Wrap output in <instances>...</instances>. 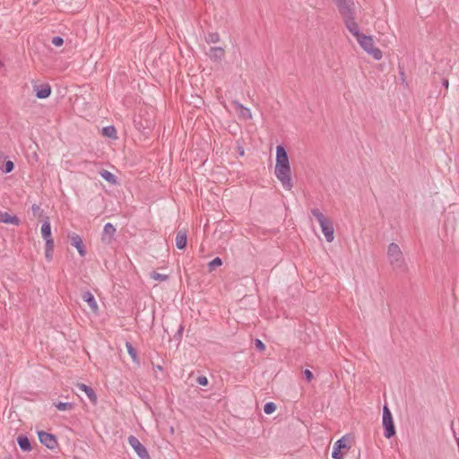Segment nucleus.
Here are the masks:
<instances>
[{
	"mask_svg": "<svg viewBox=\"0 0 459 459\" xmlns=\"http://www.w3.org/2000/svg\"><path fill=\"white\" fill-rule=\"evenodd\" d=\"M357 41L363 50L372 56L375 60L379 61L382 58V51L379 48H375L374 39L371 36L363 34L357 39Z\"/></svg>",
	"mask_w": 459,
	"mask_h": 459,
	"instance_id": "4",
	"label": "nucleus"
},
{
	"mask_svg": "<svg viewBox=\"0 0 459 459\" xmlns=\"http://www.w3.org/2000/svg\"><path fill=\"white\" fill-rule=\"evenodd\" d=\"M303 374L307 382H311L314 378L313 373L309 369H305Z\"/></svg>",
	"mask_w": 459,
	"mask_h": 459,
	"instance_id": "36",
	"label": "nucleus"
},
{
	"mask_svg": "<svg viewBox=\"0 0 459 459\" xmlns=\"http://www.w3.org/2000/svg\"><path fill=\"white\" fill-rule=\"evenodd\" d=\"M342 19L355 15L356 7L353 0H333Z\"/></svg>",
	"mask_w": 459,
	"mask_h": 459,
	"instance_id": "6",
	"label": "nucleus"
},
{
	"mask_svg": "<svg viewBox=\"0 0 459 459\" xmlns=\"http://www.w3.org/2000/svg\"><path fill=\"white\" fill-rule=\"evenodd\" d=\"M442 85L447 89L448 88V85H449V82H448V80L447 79H443L442 80Z\"/></svg>",
	"mask_w": 459,
	"mask_h": 459,
	"instance_id": "39",
	"label": "nucleus"
},
{
	"mask_svg": "<svg viewBox=\"0 0 459 459\" xmlns=\"http://www.w3.org/2000/svg\"><path fill=\"white\" fill-rule=\"evenodd\" d=\"M196 383L199 384L200 385H208V379L206 377L204 376H199L197 378H196Z\"/></svg>",
	"mask_w": 459,
	"mask_h": 459,
	"instance_id": "35",
	"label": "nucleus"
},
{
	"mask_svg": "<svg viewBox=\"0 0 459 459\" xmlns=\"http://www.w3.org/2000/svg\"><path fill=\"white\" fill-rule=\"evenodd\" d=\"M234 103L237 105V107H238L241 109L240 113L244 118L250 119L252 117V114L249 108L244 107L242 104L237 101H235Z\"/></svg>",
	"mask_w": 459,
	"mask_h": 459,
	"instance_id": "26",
	"label": "nucleus"
},
{
	"mask_svg": "<svg viewBox=\"0 0 459 459\" xmlns=\"http://www.w3.org/2000/svg\"><path fill=\"white\" fill-rule=\"evenodd\" d=\"M222 264V260L220 257L213 258L211 262L208 264L209 271H213L216 267H219Z\"/></svg>",
	"mask_w": 459,
	"mask_h": 459,
	"instance_id": "27",
	"label": "nucleus"
},
{
	"mask_svg": "<svg viewBox=\"0 0 459 459\" xmlns=\"http://www.w3.org/2000/svg\"><path fill=\"white\" fill-rule=\"evenodd\" d=\"M0 222L18 226L21 223V221L16 215H11L4 212H0Z\"/></svg>",
	"mask_w": 459,
	"mask_h": 459,
	"instance_id": "13",
	"label": "nucleus"
},
{
	"mask_svg": "<svg viewBox=\"0 0 459 459\" xmlns=\"http://www.w3.org/2000/svg\"><path fill=\"white\" fill-rule=\"evenodd\" d=\"M17 443L22 451L30 452L32 447L27 436L21 435L17 437Z\"/></svg>",
	"mask_w": 459,
	"mask_h": 459,
	"instance_id": "19",
	"label": "nucleus"
},
{
	"mask_svg": "<svg viewBox=\"0 0 459 459\" xmlns=\"http://www.w3.org/2000/svg\"><path fill=\"white\" fill-rule=\"evenodd\" d=\"M205 41L208 44L217 43L220 41V35L218 32H209L205 37Z\"/></svg>",
	"mask_w": 459,
	"mask_h": 459,
	"instance_id": "25",
	"label": "nucleus"
},
{
	"mask_svg": "<svg viewBox=\"0 0 459 459\" xmlns=\"http://www.w3.org/2000/svg\"><path fill=\"white\" fill-rule=\"evenodd\" d=\"M183 329H184V328H183V326H182V325H180L175 336H176V337H177V336H179V337H180V336H181V334H182Z\"/></svg>",
	"mask_w": 459,
	"mask_h": 459,
	"instance_id": "40",
	"label": "nucleus"
},
{
	"mask_svg": "<svg viewBox=\"0 0 459 459\" xmlns=\"http://www.w3.org/2000/svg\"><path fill=\"white\" fill-rule=\"evenodd\" d=\"M41 236L43 239L52 238L51 236V224L49 221V218L46 217V220L43 221L41 225Z\"/></svg>",
	"mask_w": 459,
	"mask_h": 459,
	"instance_id": "20",
	"label": "nucleus"
},
{
	"mask_svg": "<svg viewBox=\"0 0 459 459\" xmlns=\"http://www.w3.org/2000/svg\"><path fill=\"white\" fill-rule=\"evenodd\" d=\"M13 169H14V163L12 160H7L4 162V164L2 168V170L4 173H10L13 170Z\"/></svg>",
	"mask_w": 459,
	"mask_h": 459,
	"instance_id": "31",
	"label": "nucleus"
},
{
	"mask_svg": "<svg viewBox=\"0 0 459 459\" xmlns=\"http://www.w3.org/2000/svg\"><path fill=\"white\" fill-rule=\"evenodd\" d=\"M52 44L56 47H60L64 44V39L60 36H56L52 39Z\"/></svg>",
	"mask_w": 459,
	"mask_h": 459,
	"instance_id": "34",
	"label": "nucleus"
},
{
	"mask_svg": "<svg viewBox=\"0 0 459 459\" xmlns=\"http://www.w3.org/2000/svg\"><path fill=\"white\" fill-rule=\"evenodd\" d=\"M387 258L394 269L403 270L405 262L403 252L396 243H391L387 248Z\"/></svg>",
	"mask_w": 459,
	"mask_h": 459,
	"instance_id": "3",
	"label": "nucleus"
},
{
	"mask_svg": "<svg viewBox=\"0 0 459 459\" xmlns=\"http://www.w3.org/2000/svg\"><path fill=\"white\" fill-rule=\"evenodd\" d=\"M126 348L127 353L131 357L132 360L134 362H138V353H137L136 350L134 348V346L132 345V343L127 342L126 343Z\"/></svg>",
	"mask_w": 459,
	"mask_h": 459,
	"instance_id": "23",
	"label": "nucleus"
},
{
	"mask_svg": "<svg viewBox=\"0 0 459 459\" xmlns=\"http://www.w3.org/2000/svg\"><path fill=\"white\" fill-rule=\"evenodd\" d=\"M187 236L185 230H179L176 236V247L178 249H184L186 247Z\"/></svg>",
	"mask_w": 459,
	"mask_h": 459,
	"instance_id": "18",
	"label": "nucleus"
},
{
	"mask_svg": "<svg viewBox=\"0 0 459 459\" xmlns=\"http://www.w3.org/2000/svg\"><path fill=\"white\" fill-rule=\"evenodd\" d=\"M347 442H346V439L344 437H342L340 439H338L334 444H333V451H332V457L333 459H342L343 458V454L342 453V449H344V448H347Z\"/></svg>",
	"mask_w": 459,
	"mask_h": 459,
	"instance_id": "10",
	"label": "nucleus"
},
{
	"mask_svg": "<svg viewBox=\"0 0 459 459\" xmlns=\"http://www.w3.org/2000/svg\"><path fill=\"white\" fill-rule=\"evenodd\" d=\"M76 386L79 390L83 391L86 394L87 397L90 399V401L91 403H97V395H96L94 390L91 386H89L85 384H82V383L77 384Z\"/></svg>",
	"mask_w": 459,
	"mask_h": 459,
	"instance_id": "15",
	"label": "nucleus"
},
{
	"mask_svg": "<svg viewBox=\"0 0 459 459\" xmlns=\"http://www.w3.org/2000/svg\"><path fill=\"white\" fill-rule=\"evenodd\" d=\"M102 133L105 136L111 138V139H117V129L113 126H108L103 127Z\"/></svg>",
	"mask_w": 459,
	"mask_h": 459,
	"instance_id": "22",
	"label": "nucleus"
},
{
	"mask_svg": "<svg viewBox=\"0 0 459 459\" xmlns=\"http://www.w3.org/2000/svg\"><path fill=\"white\" fill-rule=\"evenodd\" d=\"M347 30L352 34L356 39L361 37L363 34L360 32L359 26L355 21V15L342 19Z\"/></svg>",
	"mask_w": 459,
	"mask_h": 459,
	"instance_id": "9",
	"label": "nucleus"
},
{
	"mask_svg": "<svg viewBox=\"0 0 459 459\" xmlns=\"http://www.w3.org/2000/svg\"><path fill=\"white\" fill-rule=\"evenodd\" d=\"M55 407L61 411H70L74 408L73 403H65V402H58L54 403Z\"/></svg>",
	"mask_w": 459,
	"mask_h": 459,
	"instance_id": "24",
	"label": "nucleus"
},
{
	"mask_svg": "<svg viewBox=\"0 0 459 459\" xmlns=\"http://www.w3.org/2000/svg\"><path fill=\"white\" fill-rule=\"evenodd\" d=\"M134 124L139 130H141V129L144 130L146 128L149 129L153 126V122L152 120H147L145 125H143L141 121L138 122L136 119H134Z\"/></svg>",
	"mask_w": 459,
	"mask_h": 459,
	"instance_id": "29",
	"label": "nucleus"
},
{
	"mask_svg": "<svg viewBox=\"0 0 459 459\" xmlns=\"http://www.w3.org/2000/svg\"><path fill=\"white\" fill-rule=\"evenodd\" d=\"M100 175L111 185H117L118 183L117 178L108 170L102 169L100 171Z\"/></svg>",
	"mask_w": 459,
	"mask_h": 459,
	"instance_id": "21",
	"label": "nucleus"
},
{
	"mask_svg": "<svg viewBox=\"0 0 459 459\" xmlns=\"http://www.w3.org/2000/svg\"><path fill=\"white\" fill-rule=\"evenodd\" d=\"M45 249H48V251H53L54 250V239L53 238H45Z\"/></svg>",
	"mask_w": 459,
	"mask_h": 459,
	"instance_id": "33",
	"label": "nucleus"
},
{
	"mask_svg": "<svg viewBox=\"0 0 459 459\" xmlns=\"http://www.w3.org/2000/svg\"><path fill=\"white\" fill-rule=\"evenodd\" d=\"M240 155L244 154V151H239Z\"/></svg>",
	"mask_w": 459,
	"mask_h": 459,
	"instance_id": "42",
	"label": "nucleus"
},
{
	"mask_svg": "<svg viewBox=\"0 0 459 459\" xmlns=\"http://www.w3.org/2000/svg\"><path fill=\"white\" fill-rule=\"evenodd\" d=\"M383 427L384 436L386 438H391L395 435V427L393 420V415L387 405L383 408Z\"/></svg>",
	"mask_w": 459,
	"mask_h": 459,
	"instance_id": "5",
	"label": "nucleus"
},
{
	"mask_svg": "<svg viewBox=\"0 0 459 459\" xmlns=\"http://www.w3.org/2000/svg\"><path fill=\"white\" fill-rule=\"evenodd\" d=\"M157 369L161 370V369H162V368H161L160 366H158V367H157Z\"/></svg>",
	"mask_w": 459,
	"mask_h": 459,
	"instance_id": "43",
	"label": "nucleus"
},
{
	"mask_svg": "<svg viewBox=\"0 0 459 459\" xmlns=\"http://www.w3.org/2000/svg\"><path fill=\"white\" fill-rule=\"evenodd\" d=\"M38 437L39 442L48 449H54L56 447L57 439L55 435L42 430L38 432Z\"/></svg>",
	"mask_w": 459,
	"mask_h": 459,
	"instance_id": "8",
	"label": "nucleus"
},
{
	"mask_svg": "<svg viewBox=\"0 0 459 459\" xmlns=\"http://www.w3.org/2000/svg\"><path fill=\"white\" fill-rule=\"evenodd\" d=\"M240 155L244 154V151H239Z\"/></svg>",
	"mask_w": 459,
	"mask_h": 459,
	"instance_id": "41",
	"label": "nucleus"
},
{
	"mask_svg": "<svg viewBox=\"0 0 459 459\" xmlns=\"http://www.w3.org/2000/svg\"><path fill=\"white\" fill-rule=\"evenodd\" d=\"M276 410V404L273 402H268L264 406V411L265 414H272Z\"/></svg>",
	"mask_w": 459,
	"mask_h": 459,
	"instance_id": "28",
	"label": "nucleus"
},
{
	"mask_svg": "<svg viewBox=\"0 0 459 459\" xmlns=\"http://www.w3.org/2000/svg\"><path fill=\"white\" fill-rule=\"evenodd\" d=\"M274 175L281 183L282 187L285 190H291L293 187V182L291 179L290 165L288 153L282 145H278L276 147V163Z\"/></svg>",
	"mask_w": 459,
	"mask_h": 459,
	"instance_id": "1",
	"label": "nucleus"
},
{
	"mask_svg": "<svg viewBox=\"0 0 459 459\" xmlns=\"http://www.w3.org/2000/svg\"><path fill=\"white\" fill-rule=\"evenodd\" d=\"M255 345L258 351H264L265 349L264 343L260 339H255Z\"/></svg>",
	"mask_w": 459,
	"mask_h": 459,
	"instance_id": "37",
	"label": "nucleus"
},
{
	"mask_svg": "<svg viewBox=\"0 0 459 459\" xmlns=\"http://www.w3.org/2000/svg\"><path fill=\"white\" fill-rule=\"evenodd\" d=\"M70 242H71V245L77 249L79 255L82 257L85 256V255H86V247H85V246L83 244V241H82V238L78 234L74 233L70 237Z\"/></svg>",
	"mask_w": 459,
	"mask_h": 459,
	"instance_id": "11",
	"label": "nucleus"
},
{
	"mask_svg": "<svg viewBox=\"0 0 459 459\" xmlns=\"http://www.w3.org/2000/svg\"><path fill=\"white\" fill-rule=\"evenodd\" d=\"M127 441L130 446L134 450V452L141 459H151L146 447L136 437L131 435L128 437Z\"/></svg>",
	"mask_w": 459,
	"mask_h": 459,
	"instance_id": "7",
	"label": "nucleus"
},
{
	"mask_svg": "<svg viewBox=\"0 0 459 459\" xmlns=\"http://www.w3.org/2000/svg\"><path fill=\"white\" fill-rule=\"evenodd\" d=\"M52 254H53V251L48 252V249H45V256L48 261L52 260Z\"/></svg>",
	"mask_w": 459,
	"mask_h": 459,
	"instance_id": "38",
	"label": "nucleus"
},
{
	"mask_svg": "<svg viewBox=\"0 0 459 459\" xmlns=\"http://www.w3.org/2000/svg\"><path fill=\"white\" fill-rule=\"evenodd\" d=\"M225 56V51L221 47H212L210 48L209 56L213 61H221Z\"/></svg>",
	"mask_w": 459,
	"mask_h": 459,
	"instance_id": "17",
	"label": "nucleus"
},
{
	"mask_svg": "<svg viewBox=\"0 0 459 459\" xmlns=\"http://www.w3.org/2000/svg\"><path fill=\"white\" fill-rule=\"evenodd\" d=\"M35 91H36V97L38 99L43 100V99L48 98L50 96L52 91H51L50 85L46 83V84H41L39 86H36Z\"/></svg>",
	"mask_w": 459,
	"mask_h": 459,
	"instance_id": "12",
	"label": "nucleus"
},
{
	"mask_svg": "<svg viewBox=\"0 0 459 459\" xmlns=\"http://www.w3.org/2000/svg\"><path fill=\"white\" fill-rule=\"evenodd\" d=\"M116 233V228L114 225L110 222H108L104 225L103 232H102V241H107L109 243L110 240L113 238L114 235Z\"/></svg>",
	"mask_w": 459,
	"mask_h": 459,
	"instance_id": "14",
	"label": "nucleus"
},
{
	"mask_svg": "<svg viewBox=\"0 0 459 459\" xmlns=\"http://www.w3.org/2000/svg\"><path fill=\"white\" fill-rule=\"evenodd\" d=\"M31 211L35 216L41 217L43 215V210L39 204H32Z\"/></svg>",
	"mask_w": 459,
	"mask_h": 459,
	"instance_id": "32",
	"label": "nucleus"
},
{
	"mask_svg": "<svg viewBox=\"0 0 459 459\" xmlns=\"http://www.w3.org/2000/svg\"><path fill=\"white\" fill-rule=\"evenodd\" d=\"M152 279L159 281H165L169 279V276L167 274H162L157 272H153L152 273Z\"/></svg>",
	"mask_w": 459,
	"mask_h": 459,
	"instance_id": "30",
	"label": "nucleus"
},
{
	"mask_svg": "<svg viewBox=\"0 0 459 459\" xmlns=\"http://www.w3.org/2000/svg\"><path fill=\"white\" fill-rule=\"evenodd\" d=\"M310 212L319 223L326 241L333 242L334 239V229L331 219L325 216L323 212L317 208L311 209Z\"/></svg>",
	"mask_w": 459,
	"mask_h": 459,
	"instance_id": "2",
	"label": "nucleus"
},
{
	"mask_svg": "<svg viewBox=\"0 0 459 459\" xmlns=\"http://www.w3.org/2000/svg\"><path fill=\"white\" fill-rule=\"evenodd\" d=\"M82 299L88 303V305L90 306V307L91 308V310L96 313L98 311V304L95 300V298L93 296V294L87 290V291H84L82 295Z\"/></svg>",
	"mask_w": 459,
	"mask_h": 459,
	"instance_id": "16",
	"label": "nucleus"
}]
</instances>
